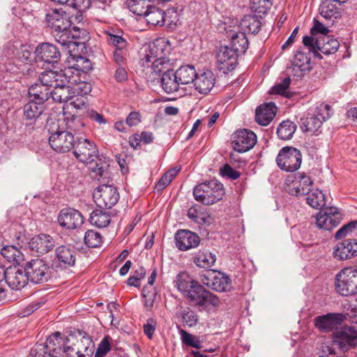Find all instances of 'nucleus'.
Wrapping results in <instances>:
<instances>
[{
    "instance_id": "1",
    "label": "nucleus",
    "mask_w": 357,
    "mask_h": 357,
    "mask_svg": "<svg viewBox=\"0 0 357 357\" xmlns=\"http://www.w3.org/2000/svg\"><path fill=\"white\" fill-rule=\"evenodd\" d=\"M174 283L177 289L187 299L188 304L199 312L206 310L211 306L216 307L219 305L218 297L204 288L186 272L178 273Z\"/></svg>"
},
{
    "instance_id": "2",
    "label": "nucleus",
    "mask_w": 357,
    "mask_h": 357,
    "mask_svg": "<svg viewBox=\"0 0 357 357\" xmlns=\"http://www.w3.org/2000/svg\"><path fill=\"white\" fill-rule=\"evenodd\" d=\"M310 33V36L303 38V43L314 58L321 59L323 57L321 53L325 55L333 54L339 49V41L328 34L330 30L324 24H314Z\"/></svg>"
},
{
    "instance_id": "3",
    "label": "nucleus",
    "mask_w": 357,
    "mask_h": 357,
    "mask_svg": "<svg viewBox=\"0 0 357 357\" xmlns=\"http://www.w3.org/2000/svg\"><path fill=\"white\" fill-rule=\"evenodd\" d=\"M73 149L75 157L87 165L95 178L103 176L107 165L100 158L98 149L94 142L82 137L77 138Z\"/></svg>"
},
{
    "instance_id": "4",
    "label": "nucleus",
    "mask_w": 357,
    "mask_h": 357,
    "mask_svg": "<svg viewBox=\"0 0 357 357\" xmlns=\"http://www.w3.org/2000/svg\"><path fill=\"white\" fill-rule=\"evenodd\" d=\"M53 36L56 40L63 45H67L71 52L75 47H85L84 42L89 38V32L85 29H81L69 24L68 26H55Z\"/></svg>"
},
{
    "instance_id": "5",
    "label": "nucleus",
    "mask_w": 357,
    "mask_h": 357,
    "mask_svg": "<svg viewBox=\"0 0 357 357\" xmlns=\"http://www.w3.org/2000/svg\"><path fill=\"white\" fill-rule=\"evenodd\" d=\"M225 193L222 183L216 179L206 181L197 185L193 189L195 200L206 206L220 201Z\"/></svg>"
},
{
    "instance_id": "6",
    "label": "nucleus",
    "mask_w": 357,
    "mask_h": 357,
    "mask_svg": "<svg viewBox=\"0 0 357 357\" xmlns=\"http://www.w3.org/2000/svg\"><path fill=\"white\" fill-rule=\"evenodd\" d=\"M356 345L357 331L352 327H344L333 334L331 346L324 347L320 357H338L335 351V347L347 351Z\"/></svg>"
},
{
    "instance_id": "7",
    "label": "nucleus",
    "mask_w": 357,
    "mask_h": 357,
    "mask_svg": "<svg viewBox=\"0 0 357 357\" xmlns=\"http://www.w3.org/2000/svg\"><path fill=\"white\" fill-rule=\"evenodd\" d=\"M171 47L168 40L159 38L144 45L139 51V65L144 68H149V63L165 56H169Z\"/></svg>"
},
{
    "instance_id": "8",
    "label": "nucleus",
    "mask_w": 357,
    "mask_h": 357,
    "mask_svg": "<svg viewBox=\"0 0 357 357\" xmlns=\"http://www.w3.org/2000/svg\"><path fill=\"white\" fill-rule=\"evenodd\" d=\"M94 343L91 338L79 333V336L70 335L65 341L63 352L68 357H91L93 354Z\"/></svg>"
},
{
    "instance_id": "9",
    "label": "nucleus",
    "mask_w": 357,
    "mask_h": 357,
    "mask_svg": "<svg viewBox=\"0 0 357 357\" xmlns=\"http://www.w3.org/2000/svg\"><path fill=\"white\" fill-rule=\"evenodd\" d=\"M24 271L29 280L34 284H43L52 277V268L43 259H34L26 263Z\"/></svg>"
},
{
    "instance_id": "10",
    "label": "nucleus",
    "mask_w": 357,
    "mask_h": 357,
    "mask_svg": "<svg viewBox=\"0 0 357 357\" xmlns=\"http://www.w3.org/2000/svg\"><path fill=\"white\" fill-rule=\"evenodd\" d=\"M335 289L344 296L357 294V267L344 268L336 275Z\"/></svg>"
},
{
    "instance_id": "11",
    "label": "nucleus",
    "mask_w": 357,
    "mask_h": 357,
    "mask_svg": "<svg viewBox=\"0 0 357 357\" xmlns=\"http://www.w3.org/2000/svg\"><path fill=\"white\" fill-rule=\"evenodd\" d=\"M200 281L207 287L220 292L228 291L231 289L230 278L220 271L209 269L200 275Z\"/></svg>"
},
{
    "instance_id": "12",
    "label": "nucleus",
    "mask_w": 357,
    "mask_h": 357,
    "mask_svg": "<svg viewBox=\"0 0 357 357\" xmlns=\"http://www.w3.org/2000/svg\"><path fill=\"white\" fill-rule=\"evenodd\" d=\"M276 162L281 169L293 172L301 167L302 154L296 148L285 146L280 151L276 158Z\"/></svg>"
},
{
    "instance_id": "13",
    "label": "nucleus",
    "mask_w": 357,
    "mask_h": 357,
    "mask_svg": "<svg viewBox=\"0 0 357 357\" xmlns=\"http://www.w3.org/2000/svg\"><path fill=\"white\" fill-rule=\"evenodd\" d=\"M93 197L99 208L109 209L118 202L119 194L112 185H100L94 190Z\"/></svg>"
},
{
    "instance_id": "14",
    "label": "nucleus",
    "mask_w": 357,
    "mask_h": 357,
    "mask_svg": "<svg viewBox=\"0 0 357 357\" xmlns=\"http://www.w3.org/2000/svg\"><path fill=\"white\" fill-rule=\"evenodd\" d=\"M75 142L74 135L70 131L57 130L49 137L50 146L58 153H66L70 151Z\"/></svg>"
},
{
    "instance_id": "15",
    "label": "nucleus",
    "mask_w": 357,
    "mask_h": 357,
    "mask_svg": "<svg viewBox=\"0 0 357 357\" xmlns=\"http://www.w3.org/2000/svg\"><path fill=\"white\" fill-rule=\"evenodd\" d=\"M342 220V215L335 207L322 208L317 215L316 224L320 229L331 230L338 226Z\"/></svg>"
},
{
    "instance_id": "16",
    "label": "nucleus",
    "mask_w": 357,
    "mask_h": 357,
    "mask_svg": "<svg viewBox=\"0 0 357 357\" xmlns=\"http://www.w3.org/2000/svg\"><path fill=\"white\" fill-rule=\"evenodd\" d=\"M57 221L61 227L73 230L79 228L83 225L84 217L78 210L68 207L60 211Z\"/></svg>"
},
{
    "instance_id": "17",
    "label": "nucleus",
    "mask_w": 357,
    "mask_h": 357,
    "mask_svg": "<svg viewBox=\"0 0 357 357\" xmlns=\"http://www.w3.org/2000/svg\"><path fill=\"white\" fill-rule=\"evenodd\" d=\"M256 142V135L247 129L237 130L232 135V147L238 153H245L250 150Z\"/></svg>"
},
{
    "instance_id": "18",
    "label": "nucleus",
    "mask_w": 357,
    "mask_h": 357,
    "mask_svg": "<svg viewBox=\"0 0 357 357\" xmlns=\"http://www.w3.org/2000/svg\"><path fill=\"white\" fill-rule=\"evenodd\" d=\"M76 250L70 245L58 246L54 251V264L56 268H68L75 266L77 256Z\"/></svg>"
},
{
    "instance_id": "19",
    "label": "nucleus",
    "mask_w": 357,
    "mask_h": 357,
    "mask_svg": "<svg viewBox=\"0 0 357 357\" xmlns=\"http://www.w3.org/2000/svg\"><path fill=\"white\" fill-rule=\"evenodd\" d=\"M3 279L7 284L14 290H20L24 288L28 281V277L24 269L22 270L17 266H9L6 269Z\"/></svg>"
},
{
    "instance_id": "20",
    "label": "nucleus",
    "mask_w": 357,
    "mask_h": 357,
    "mask_svg": "<svg viewBox=\"0 0 357 357\" xmlns=\"http://www.w3.org/2000/svg\"><path fill=\"white\" fill-rule=\"evenodd\" d=\"M71 68H65L66 80L70 85L73 98L75 96H84L89 94L92 89L91 84L82 80V75H73Z\"/></svg>"
},
{
    "instance_id": "21",
    "label": "nucleus",
    "mask_w": 357,
    "mask_h": 357,
    "mask_svg": "<svg viewBox=\"0 0 357 357\" xmlns=\"http://www.w3.org/2000/svg\"><path fill=\"white\" fill-rule=\"evenodd\" d=\"M333 256L337 260H347L357 256V238H347L333 248Z\"/></svg>"
},
{
    "instance_id": "22",
    "label": "nucleus",
    "mask_w": 357,
    "mask_h": 357,
    "mask_svg": "<svg viewBox=\"0 0 357 357\" xmlns=\"http://www.w3.org/2000/svg\"><path fill=\"white\" fill-rule=\"evenodd\" d=\"M34 54L38 60L47 63H57L61 59V53L57 47L48 43L39 44Z\"/></svg>"
},
{
    "instance_id": "23",
    "label": "nucleus",
    "mask_w": 357,
    "mask_h": 357,
    "mask_svg": "<svg viewBox=\"0 0 357 357\" xmlns=\"http://www.w3.org/2000/svg\"><path fill=\"white\" fill-rule=\"evenodd\" d=\"M174 238L176 248L181 251L197 248L200 243V238L197 234L186 229L178 230Z\"/></svg>"
},
{
    "instance_id": "24",
    "label": "nucleus",
    "mask_w": 357,
    "mask_h": 357,
    "mask_svg": "<svg viewBox=\"0 0 357 357\" xmlns=\"http://www.w3.org/2000/svg\"><path fill=\"white\" fill-rule=\"evenodd\" d=\"M272 0H250V8L252 13L245 15L242 22H260L272 6Z\"/></svg>"
},
{
    "instance_id": "25",
    "label": "nucleus",
    "mask_w": 357,
    "mask_h": 357,
    "mask_svg": "<svg viewBox=\"0 0 357 357\" xmlns=\"http://www.w3.org/2000/svg\"><path fill=\"white\" fill-rule=\"evenodd\" d=\"M346 317L342 313H328L325 315L319 316L315 318V326L319 330L327 332L333 330L338 325H340Z\"/></svg>"
},
{
    "instance_id": "26",
    "label": "nucleus",
    "mask_w": 357,
    "mask_h": 357,
    "mask_svg": "<svg viewBox=\"0 0 357 357\" xmlns=\"http://www.w3.org/2000/svg\"><path fill=\"white\" fill-rule=\"evenodd\" d=\"M55 241L53 237L47 234L36 235L29 243V248L40 255L49 252L53 249Z\"/></svg>"
},
{
    "instance_id": "27",
    "label": "nucleus",
    "mask_w": 357,
    "mask_h": 357,
    "mask_svg": "<svg viewBox=\"0 0 357 357\" xmlns=\"http://www.w3.org/2000/svg\"><path fill=\"white\" fill-rule=\"evenodd\" d=\"M310 57L307 53L298 50L291 61V67L290 69L292 75L298 78H301L303 76L304 72L310 70Z\"/></svg>"
},
{
    "instance_id": "28",
    "label": "nucleus",
    "mask_w": 357,
    "mask_h": 357,
    "mask_svg": "<svg viewBox=\"0 0 357 357\" xmlns=\"http://www.w3.org/2000/svg\"><path fill=\"white\" fill-rule=\"evenodd\" d=\"M70 53V58L68 63H71V66L67 68H71L73 75L85 76L86 73L92 69L91 61L82 55L73 54V52Z\"/></svg>"
},
{
    "instance_id": "29",
    "label": "nucleus",
    "mask_w": 357,
    "mask_h": 357,
    "mask_svg": "<svg viewBox=\"0 0 357 357\" xmlns=\"http://www.w3.org/2000/svg\"><path fill=\"white\" fill-rule=\"evenodd\" d=\"M277 107L273 102H268L259 106L255 112L256 121L264 126L268 125L274 119Z\"/></svg>"
},
{
    "instance_id": "30",
    "label": "nucleus",
    "mask_w": 357,
    "mask_h": 357,
    "mask_svg": "<svg viewBox=\"0 0 357 357\" xmlns=\"http://www.w3.org/2000/svg\"><path fill=\"white\" fill-rule=\"evenodd\" d=\"M215 77L212 71L207 70L200 74H197L194 81L195 89L200 93L206 94L213 87Z\"/></svg>"
},
{
    "instance_id": "31",
    "label": "nucleus",
    "mask_w": 357,
    "mask_h": 357,
    "mask_svg": "<svg viewBox=\"0 0 357 357\" xmlns=\"http://www.w3.org/2000/svg\"><path fill=\"white\" fill-rule=\"evenodd\" d=\"M63 345L61 333L56 332L52 333L46 340L45 357H61L63 352L61 346Z\"/></svg>"
},
{
    "instance_id": "32",
    "label": "nucleus",
    "mask_w": 357,
    "mask_h": 357,
    "mask_svg": "<svg viewBox=\"0 0 357 357\" xmlns=\"http://www.w3.org/2000/svg\"><path fill=\"white\" fill-rule=\"evenodd\" d=\"M51 97L58 102H65L73 98L70 85L64 79L52 89Z\"/></svg>"
},
{
    "instance_id": "33",
    "label": "nucleus",
    "mask_w": 357,
    "mask_h": 357,
    "mask_svg": "<svg viewBox=\"0 0 357 357\" xmlns=\"http://www.w3.org/2000/svg\"><path fill=\"white\" fill-rule=\"evenodd\" d=\"M298 181H296L294 186L289 190V194L295 195L298 197L307 195L311 191V186L313 181L310 176L304 174L299 175Z\"/></svg>"
},
{
    "instance_id": "34",
    "label": "nucleus",
    "mask_w": 357,
    "mask_h": 357,
    "mask_svg": "<svg viewBox=\"0 0 357 357\" xmlns=\"http://www.w3.org/2000/svg\"><path fill=\"white\" fill-rule=\"evenodd\" d=\"M151 0H127L126 4L132 13L139 16L153 15L154 6H151Z\"/></svg>"
},
{
    "instance_id": "35",
    "label": "nucleus",
    "mask_w": 357,
    "mask_h": 357,
    "mask_svg": "<svg viewBox=\"0 0 357 357\" xmlns=\"http://www.w3.org/2000/svg\"><path fill=\"white\" fill-rule=\"evenodd\" d=\"M225 30L231 38V47L234 48L239 54H244L248 48L249 42L244 32H235L233 30H227L225 27Z\"/></svg>"
},
{
    "instance_id": "36",
    "label": "nucleus",
    "mask_w": 357,
    "mask_h": 357,
    "mask_svg": "<svg viewBox=\"0 0 357 357\" xmlns=\"http://www.w3.org/2000/svg\"><path fill=\"white\" fill-rule=\"evenodd\" d=\"M239 54L231 47H221L217 54L218 61L224 65V68L229 69L236 63V59Z\"/></svg>"
},
{
    "instance_id": "37",
    "label": "nucleus",
    "mask_w": 357,
    "mask_h": 357,
    "mask_svg": "<svg viewBox=\"0 0 357 357\" xmlns=\"http://www.w3.org/2000/svg\"><path fill=\"white\" fill-rule=\"evenodd\" d=\"M51 91L52 89L50 87L36 83L29 87L28 93L31 100L44 105L51 96Z\"/></svg>"
},
{
    "instance_id": "38",
    "label": "nucleus",
    "mask_w": 357,
    "mask_h": 357,
    "mask_svg": "<svg viewBox=\"0 0 357 357\" xmlns=\"http://www.w3.org/2000/svg\"><path fill=\"white\" fill-rule=\"evenodd\" d=\"M171 64L168 56H165L155 60L152 61L149 63V68H144L143 70L146 71V75H160L161 73H164L167 71H172L170 69Z\"/></svg>"
},
{
    "instance_id": "39",
    "label": "nucleus",
    "mask_w": 357,
    "mask_h": 357,
    "mask_svg": "<svg viewBox=\"0 0 357 357\" xmlns=\"http://www.w3.org/2000/svg\"><path fill=\"white\" fill-rule=\"evenodd\" d=\"M321 119L315 114H307L306 116L301 119V128L305 132H312L318 135L321 127Z\"/></svg>"
},
{
    "instance_id": "40",
    "label": "nucleus",
    "mask_w": 357,
    "mask_h": 357,
    "mask_svg": "<svg viewBox=\"0 0 357 357\" xmlns=\"http://www.w3.org/2000/svg\"><path fill=\"white\" fill-rule=\"evenodd\" d=\"M64 79H66L65 70L62 73L54 70L44 71L39 77L40 83L50 89L57 86L60 82H63Z\"/></svg>"
},
{
    "instance_id": "41",
    "label": "nucleus",
    "mask_w": 357,
    "mask_h": 357,
    "mask_svg": "<svg viewBox=\"0 0 357 357\" xmlns=\"http://www.w3.org/2000/svg\"><path fill=\"white\" fill-rule=\"evenodd\" d=\"M180 84H188L194 82L197 73L194 66L183 65L174 72Z\"/></svg>"
},
{
    "instance_id": "42",
    "label": "nucleus",
    "mask_w": 357,
    "mask_h": 357,
    "mask_svg": "<svg viewBox=\"0 0 357 357\" xmlns=\"http://www.w3.org/2000/svg\"><path fill=\"white\" fill-rule=\"evenodd\" d=\"M334 0H324L319 7L320 15L327 20L337 19L340 16V11L334 3Z\"/></svg>"
},
{
    "instance_id": "43",
    "label": "nucleus",
    "mask_w": 357,
    "mask_h": 357,
    "mask_svg": "<svg viewBox=\"0 0 357 357\" xmlns=\"http://www.w3.org/2000/svg\"><path fill=\"white\" fill-rule=\"evenodd\" d=\"M44 109V105L31 99L23 107L24 116L28 121L35 120L43 114Z\"/></svg>"
},
{
    "instance_id": "44",
    "label": "nucleus",
    "mask_w": 357,
    "mask_h": 357,
    "mask_svg": "<svg viewBox=\"0 0 357 357\" xmlns=\"http://www.w3.org/2000/svg\"><path fill=\"white\" fill-rule=\"evenodd\" d=\"M160 84L162 89L167 93H172L177 91L178 90V86L180 85L173 70L162 74L160 79Z\"/></svg>"
},
{
    "instance_id": "45",
    "label": "nucleus",
    "mask_w": 357,
    "mask_h": 357,
    "mask_svg": "<svg viewBox=\"0 0 357 357\" xmlns=\"http://www.w3.org/2000/svg\"><path fill=\"white\" fill-rule=\"evenodd\" d=\"M142 296L144 299V307L148 311L152 310L154 303H158L160 301V295L152 287L144 286L142 291Z\"/></svg>"
},
{
    "instance_id": "46",
    "label": "nucleus",
    "mask_w": 357,
    "mask_h": 357,
    "mask_svg": "<svg viewBox=\"0 0 357 357\" xmlns=\"http://www.w3.org/2000/svg\"><path fill=\"white\" fill-rule=\"evenodd\" d=\"M215 255L206 250H199L193 257L194 263L200 268H208L215 262Z\"/></svg>"
},
{
    "instance_id": "47",
    "label": "nucleus",
    "mask_w": 357,
    "mask_h": 357,
    "mask_svg": "<svg viewBox=\"0 0 357 357\" xmlns=\"http://www.w3.org/2000/svg\"><path fill=\"white\" fill-rule=\"evenodd\" d=\"M89 221L91 225L97 227H105L111 222L110 214L100 209L94 210L90 215Z\"/></svg>"
},
{
    "instance_id": "48",
    "label": "nucleus",
    "mask_w": 357,
    "mask_h": 357,
    "mask_svg": "<svg viewBox=\"0 0 357 357\" xmlns=\"http://www.w3.org/2000/svg\"><path fill=\"white\" fill-rule=\"evenodd\" d=\"M1 254L9 262L20 264L23 260V255L17 245L3 246Z\"/></svg>"
},
{
    "instance_id": "49",
    "label": "nucleus",
    "mask_w": 357,
    "mask_h": 357,
    "mask_svg": "<svg viewBox=\"0 0 357 357\" xmlns=\"http://www.w3.org/2000/svg\"><path fill=\"white\" fill-rule=\"evenodd\" d=\"M307 203L314 208H320L326 205L324 194L319 190H311L306 197Z\"/></svg>"
},
{
    "instance_id": "50",
    "label": "nucleus",
    "mask_w": 357,
    "mask_h": 357,
    "mask_svg": "<svg viewBox=\"0 0 357 357\" xmlns=\"http://www.w3.org/2000/svg\"><path fill=\"white\" fill-rule=\"evenodd\" d=\"M296 130V125L289 120L283 121L277 128V134L279 138L287 140L293 137Z\"/></svg>"
},
{
    "instance_id": "51",
    "label": "nucleus",
    "mask_w": 357,
    "mask_h": 357,
    "mask_svg": "<svg viewBox=\"0 0 357 357\" xmlns=\"http://www.w3.org/2000/svg\"><path fill=\"white\" fill-rule=\"evenodd\" d=\"M153 15L158 16L156 22H164L166 20L169 21V22H174V20L177 17V11L174 8L167 9L166 11L157 8H153Z\"/></svg>"
},
{
    "instance_id": "52",
    "label": "nucleus",
    "mask_w": 357,
    "mask_h": 357,
    "mask_svg": "<svg viewBox=\"0 0 357 357\" xmlns=\"http://www.w3.org/2000/svg\"><path fill=\"white\" fill-rule=\"evenodd\" d=\"M180 335L182 343L188 347L197 349L202 348V343L199 337L194 335L184 330H180Z\"/></svg>"
},
{
    "instance_id": "53",
    "label": "nucleus",
    "mask_w": 357,
    "mask_h": 357,
    "mask_svg": "<svg viewBox=\"0 0 357 357\" xmlns=\"http://www.w3.org/2000/svg\"><path fill=\"white\" fill-rule=\"evenodd\" d=\"M84 243L89 248H98L102 243V236L98 231L88 230L84 235Z\"/></svg>"
},
{
    "instance_id": "54",
    "label": "nucleus",
    "mask_w": 357,
    "mask_h": 357,
    "mask_svg": "<svg viewBox=\"0 0 357 357\" xmlns=\"http://www.w3.org/2000/svg\"><path fill=\"white\" fill-rule=\"evenodd\" d=\"M182 321L188 327H194L198 323V316L189 307H186L181 312Z\"/></svg>"
},
{
    "instance_id": "55",
    "label": "nucleus",
    "mask_w": 357,
    "mask_h": 357,
    "mask_svg": "<svg viewBox=\"0 0 357 357\" xmlns=\"http://www.w3.org/2000/svg\"><path fill=\"white\" fill-rule=\"evenodd\" d=\"M291 84V79L289 77L284 78L282 82L275 84L271 88V93L273 94L282 95L285 97H289L287 92L289 85Z\"/></svg>"
},
{
    "instance_id": "56",
    "label": "nucleus",
    "mask_w": 357,
    "mask_h": 357,
    "mask_svg": "<svg viewBox=\"0 0 357 357\" xmlns=\"http://www.w3.org/2000/svg\"><path fill=\"white\" fill-rule=\"evenodd\" d=\"M146 275V270L144 267L140 266L135 270L134 275L128 279V284L138 287L140 286V280L144 278Z\"/></svg>"
},
{
    "instance_id": "57",
    "label": "nucleus",
    "mask_w": 357,
    "mask_h": 357,
    "mask_svg": "<svg viewBox=\"0 0 357 357\" xmlns=\"http://www.w3.org/2000/svg\"><path fill=\"white\" fill-rule=\"evenodd\" d=\"M66 12L61 8H54L49 10L45 14L47 22H59L63 20Z\"/></svg>"
},
{
    "instance_id": "58",
    "label": "nucleus",
    "mask_w": 357,
    "mask_h": 357,
    "mask_svg": "<svg viewBox=\"0 0 357 357\" xmlns=\"http://www.w3.org/2000/svg\"><path fill=\"white\" fill-rule=\"evenodd\" d=\"M111 349L109 337H105L98 344L95 357H104Z\"/></svg>"
},
{
    "instance_id": "59",
    "label": "nucleus",
    "mask_w": 357,
    "mask_h": 357,
    "mask_svg": "<svg viewBox=\"0 0 357 357\" xmlns=\"http://www.w3.org/2000/svg\"><path fill=\"white\" fill-rule=\"evenodd\" d=\"M357 227V220L351 221L342 226L335 234L336 239H340L346 236L349 232Z\"/></svg>"
},
{
    "instance_id": "60",
    "label": "nucleus",
    "mask_w": 357,
    "mask_h": 357,
    "mask_svg": "<svg viewBox=\"0 0 357 357\" xmlns=\"http://www.w3.org/2000/svg\"><path fill=\"white\" fill-rule=\"evenodd\" d=\"M317 114L315 115L318 116L321 119L322 123L324 121L329 119L333 114L331 107L328 104H321L317 107Z\"/></svg>"
},
{
    "instance_id": "61",
    "label": "nucleus",
    "mask_w": 357,
    "mask_h": 357,
    "mask_svg": "<svg viewBox=\"0 0 357 357\" xmlns=\"http://www.w3.org/2000/svg\"><path fill=\"white\" fill-rule=\"evenodd\" d=\"M13 54L22 61L30 62L32 59V52L26 45H20V49L17 50V52Z\"/></svg>"
},
{
    "instance_id": "62",
    "label": "nucleus",
    "mask_w": 357,
    "mask_h": 357,
    "mask_svg": "<svg viewBox=\"0 0 357 357\" xmlns=\"http://www.w3.org/2000/svg\"><path fill=\"white\" fill-rule=\"evenodd\" d=\"M126 51L123 48H115L113 52V59L119 66L126 64Z\"/></svg>"
},
{
    "instance_id": "63",
    "label": "nucleus",
    "mask_w": 357,
    "mask_h": 357,
    "mask_svg": "<svg viewBox=\"0 0 357 357\" xmlns=\"http://www.w3.org/2000/svg\"><path fill=\"white\" fill-rule=\"evenodd\" d=\"M67 127L74 132H79L84 127V123L78 116H73L70 120L67 121Z\"/></svg>"
},
{
    "instance_id": "64",
    "label": "nucleus",
    "mask_w": 357,
    "mask_h": 357,
    "mask_svg": "<svg viewBox=\"0 0 357 357\" xmlns=\"http://www.w3.org/2000/svg\"><path fill=\"white\" fill-rule=\"evenodd\" d=\"M156 321L153 319H149L146 321V324L144 325V333L149 337V339L151 340L154 332L156 328Z\"/></svg>"
}]
</instances>
